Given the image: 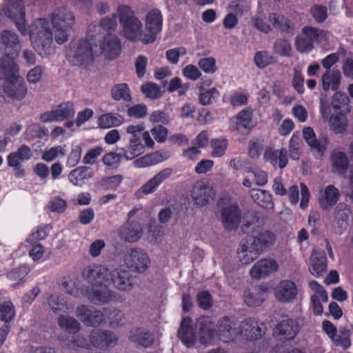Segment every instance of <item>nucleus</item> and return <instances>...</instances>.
Returning <instances> with one entry per match:
<instances>
[{
  "label": "nucleus",
  "instance_id": "1",
  "mask_svg": "<svg viewBox=\"0 0 353 353\" xmlns=\"http://www.w3.org/2000/svg\"><path fill=\"white\" fill-rule=\"evenodd\" d=\"M7 6L0 9V21L3 14L10 19L22 35H29L32 48L42 57L54 53L53 35L59 45L68 40V31L75 22L73 13L66 7H61L56 8L51 14V23L46 18H38L27 26L23 2L16 0L12 5Z\"/></svg>",
  "mask_w": 353,
  "mask_h": 353
},
{
  "label": "nucleus",
  "instance_id": "2",
  "mask_svg": "<svg viewBox=\"0 0 353 353\" xmlns=\"http://www.w3.org/2000/svg\"><path fill=\"white\" fill-rule=\"evenodd\" d=\"M83 276L91 285V288L85 290V295L94 303H107L112 299V292L108 288L110 283L121 291L129 292L134 287L130 272L121 267L111 272L103 265L88 266L83 270Z\"/></svg>",
  "mask_w": 353,
  "mask_h": 353
},
{
  "label": "nucleus",
  "instance_id": "3",
  "mask_svg": "<svg viewBox=\"0 0 353 353\" xmlns=\"http://www.w3.org/2000/svg\"><path fill=\"white\" fill-rule=\"evenodd\" d=\"M197 323L199 326V341L205 345L211 344L218 337L223 342H228L233 340L239 333L249 341L257 340L264 334L263 323L254 318L243 320L239 326V331L234 327V321L228 318L219 321L216 332L210 317H200Z\"/></svg>",
  "mask_w": 353,
  "mask_h": 353
},
{
  "label": "nucleus",
  "instance_id": "4",
  "mask_svg": "<svg viewBox=\"0 0 353 353\" xmlns=\"http://www.w3.org/2000/svg\"><path fill=\"white\" fill-rule=\"evenodd\" d=\"M0 79H4L3 92L6 97L19 101L25 98L27 85L20 75V68L15 61H3Z\"/></svg>",
  "mask_w": 353,
  "mask_h": 353
},
{
  "label": "nucleus",
  "instance_id": "5",
  "mask_svg": "<svg viewBox=\"0 0 353 353\" xmlns=\"http://www.w3.org/2000/svg\"><path fill=\"white\" fill-rule=\"evenodd\" d=\"M94 37H88L73 40L70 42L69 49L67 51V58L72 65L88 68L94 61V58L98 55L94 50L96 46Z\"/></svg>",
  "mask_w": 353,
  "mask_h": 353
},
{
  "label": "nucleus",
  "instance_id": "6",
  "mask_svg": "<svg viewBox=\"0 0 353 353\" xmlns=\"http://www.w3.org/2000/svg\"><path fill=\"white\" fill-rule=\"evenodd\" d=\"M117 12L125 37L132 41H142V23L133 11L127 6H121Z\"/></svg>",
  "mask_w": 353,
  "mask_h": 353
},
{
  "label": "nucleus",
  "instance_id": "7",
  "mask_svg": "<svg viewBox=\"0 0 353 353\" xmlns=\"http://www.w3.org/2000/svg\"><path fill=\"white\" fill-rule=\"evenodd\" d=\"M328 39L327 32L318 28L305 26L295 39V47L301 53H307L314 47V43L325 44Z\"/></svg>",
  "mask_w": 353,
  "mask_h": 353
},
{
  "label": "nucleus",
  "instance_id": "8",
  "mask_svg": "<svg viewBox=\"0 0 353 353\" xmlns=\"http://www.w3.org/2000/svg\"><path fill=\"white\" fill-rule=\"evenodd\" d=\"M21 49L18 34L11 30H5L0 32V51L4 53L2 61H14Z\"/></svg>",
  "mask_w": 353,
  "mask_h": 353
},
{
  "label": "nucleus",
  "instance_id": "9",
  "mask_svg": "<svg viewBox=\"0 0 353 353\" xmlns=\"http://www.w3.org/2000/svg\"><path fill=\"white\" fill-rule=\"evenodd\" d=\"M163 17L160 10L153 9L149 11L145 19V32L143 34L142 42L148 44L153 43L157 35L161 31Z\"/></svg>",
  "mask_w": 353,
  "mask_h": 353
},
{
  "label": "nucleus",
  "instance_id": "10",
  "mask_svg": "<svg viewBox=\"0 0 353 353\" xmlns=\"http://www.w3.org/2000/svg\"><path fill=\"white\" fill-rule=\"evenodd\" d=\"M123 261L128 269L139 273L144 272L150 264L149 256L140 248L128 250L124 254Z\"/></svg>",
  "mask_w": 353,
  "mask_h": 353
},
{
  "label": "nucleus",
  "instance_id": "11",
  "mask_svg": "<svg viewBox=\"0 0 353 353\" xmlns=\"http://www.w3.org/2000/svg\"><path fill=\"white\" fill-rule=\"evenodd\" d=\"M32 156L30 148L26 145H21L16 151L10 152L6 157L8 167L13 168L14 176L22 178L26 172L21 163L28 161Z\"/></svg>",
  "mask_w": 353,
  "mask_h": 353
},
{
  "label": "nucleus",
  "instance_id": "12",
  "mask_svg": "<svg viewBox=\"0 0 353 353\" xmlns=\"http://www.w3.org/2000/svg\"><path fill=\"white\" fill-rule=\"evenodd\" d=\"M74 114V103L71 101H65L54 106L50 111L41 114L40 119L45 123L61 121L73 117Z\"/></svg>",
  "mask_w": 353,
  "mask_h": 353
},
{
  "label": "nucleus",
  "instance_id": "13",
  "mask_svg": "<svg viewBox=\"0 0 353 353\" xmlns=\"http://www.w3.org/2000/svg\"><path fill=\"white\" fill-rule=\"evenodd\" d=\"M117 26V16L112 14L101 19L98 24L95 22L90 23L87 30L88 37H94V40H99L101 36H108L112 34Z\"/></svg>",
  "mask_w": 353,
  "mask_h": 353
},
{
  "label": "nucleus",
  "instance_id": "14",
  "mask_svg": "<svg viewBox=\"0 0 353 353\" xmlns=\"http://www.w3.org/2000/svg\"><path fill=\"white\" fill-rule=\"evenodd\" d=\"M275 299L280 303H289L293 302L298 295L296 283L291 280L281 281L274 289Z\"/></svg>",
  "mask_w": 353,
  "mask_h": 353
},
{
  "label": "nucleus",
  "instance_id": "15",
  "mask_svg": "<svg viewBox=\"0 0 353 353\" xmlns=\"http://www.w3.org/2000/svg\"><path fill=\"white\" fill-rule=\"evenodd\" d=\"M275 236L268 230L259 228L248 240L261 254L274 245Z\"/></svg>",
  "mask_w": 353,
  "mask_h": 353
},
{
  "label": "nucleus",
  "instance_id": "16",
  "mask_svg": "<svg viewBox=\"0 0 353 353\" xmlns=\"http://www.w3.org/2000/svg\"><path fill=\"white\" fill-rule=\"evenodd\" d=\"M75 315L82 323L88 326L99 325L104 321L103 313L85 305H81L77 307Z\"/></svg>",
  "mask_w": 353,
  "mask_h": 353
},
{
  "label": "nucleus",
  "instance_id": "17",
  "mask_svg": "<svg viewBox=\"0 0 353 353\" xmlns=\"http://www.w3.org/2000/svg\"><path fill=\"white\" fill-rule=\"evenodd\" d=\"M276 261L271 259H261L254 264L250 270L252 279H259L268 276L278 270Z\"/></svg>",
  "mask_w": 353,
  "mask_h": 353
},
{
  "label": "nucleus",
  "instance_id": "18",
  "mask_svg": "<svg viewBox=\"0 0 353 353\" xmlns=\"http://www.w3.org/2000/svg\"><path fill=\"white\" fill-rule=\"evenodd\" d=\"M103 39L99 43L101 54L107 59H116L121 52V43L114 34L101 36Z\"/></svg>",
  "mask_w": 353,
  "mask_h": 353
},
{
  "label": "nucleus",
  "instance_id": "19",
  "mask_svg": "<svg viewBox=\"0 0 353 353\" xmlns=\"http://www.w3.org/2000/svg\"><path fill=\"white\" fill-rule=\"evenodd\" d=\"M300 330L296 320L287 319L281 321L274 328V334L284 341H290L295 338Z\"/></svg>",
  "mask_w": 353,
  "mask_h": 353
},
{
  "label": "nucleus",
  "instance_id": "20",
  "mask_svg": "<svg viewBox=\"0 0 353 353\" xmlns=\"http://www.w3.org/2000/svg\"><path fill=\"white\" fill-rule=\"evenodd\" d=\"M172 173V170L170 168L159 171L139 189L138 193L143 195L154 193L160 185L171 176Z\"/></svg>",
  "mask_w": 353,
  "mask_h": 353
},
{
  "label": "nucleus",
  "instance_id": "21",
  "mask_svg": "<svg viewBox=\"0 0 353 353\" xmlns=\"http://www.w3.org/2000/svg\"><path fill=\"white\" fill-rule=\"evenodd\" d=\"M90 341L92 346L102 349L115 346L117 338L111 332L94 330L90 334Z\"/></svg>",
  "mask_w": 353,
  "mask_h": 353
},
{
  "label": "nucleus",
  "instance_id": "22",
  "mask_svg": "<svg viewBox=\"0 0 353 353\" xmlns=\"http://www.w3.org/2000/svg\"><path fill=\"white\" fill-rule=\"evenodd\" d=\"M213 188L204 181H197L191 191V196L196 205H203L213 196Z\"/></svg>",
  "mask_w": 353,
  "mask_h": 353
},
{
  "label": "nucleus",
  "instance_id": "23",
  "mask_svg": "<svg viewBox=\"0 0 353 353\" xmlns=\"http://www.w3.org/2000/svg\"><path fill=\"white\" fill-rule=\"evenodd\" d=\"M268 290L266 284H261L252 290H246L243 294L244 302L250 307L259 306L267 298Z\"/></svg>",
  "mask_w": 353,
  "mask_h": 353
},
{
  "label": "nucleus",
  "instance_id": "24",
  "mask_svg": "<svg viewBox=\"0 0 353 353\" xmlns=\"http://www.w3.org/2000/svg\"><path fill=\"white\" fill-rule=\"evenodd\" d=\"M121 239L129 242L138 241L142 235V227L136 221H128L119 229Z\"/></svg>",
  "mask_w": 353,
  "mask_h": 353
},
{
  "label": "nucleus",
  "instance_id": "25",
  "mask_svg": "<svg viewBox=\"0 0 353 353\" xmlns=\"http://www.w3.org/2000/svg\"><path fill=\"white\" fill-rule=\"evenodd\" d=\"M221 219L226 230H234L239 225L241 215L236 204H232L222 210Z\"/></svg>",
  "mask_w": 353,
  "mask_h": 353
},
{
  "label": "nucleus",
  "instance_id": "26",
  "mask_svg": "<svg viewBox=\"0 0 353 353\" xmlns=\"http://www.w3.org/2000/svg\"><path fill=\"white\" fill-rule=\"evenodd\" d=\"M327 270V259L322 252L314 250L310 256V272L314 276H322Z\"/></svg>",
  "mask_w": 353,
  "mask_h": 353
},
{
  "label": "nucleus",
  "instance_id": "27",
  "mask_svg": "<svg viewBox=\"0 0 353 353\" xmlns=\"http://www.w3.org/2000/svg\"><path fill=\"white\" fill-rule=\"evenodd\" d=\"M288 151L285 148L281 150L265 149L263 159L274 167L284 168L288 164Z\"/></svg>",
  "mask_w": 353,
  "mask_h": 353
},
{
  "label": "nucleus",
  "instance_id": "28",
  "mask_svg": "<svg viewBox=\"0 0 353 353\" xmlns=\"http://www.w3.org/2000/svg\"><path fill=\"white\" fill-rule=\"evenodd\" d=\"M303 136L307 144L312 148L315 152V156L317 159H321L327 148V140L323 143L319 142L316 139L315 133L312 128L307 127L303 129Z\"/></svg>",
  "mask_w": 353,
  "mask_h": 353
},
{
  "label": "nucleus",
  "instance_id": "29",
  "mask_svg": "<svg viewBox=\"0 0 353 353\" xmlns=\"http://www.w3.org/2000/svg\"><path fill=\"white\" fill-rule=\"evenodd\" d=\"M48 305L55 313H69L74 308V304L63 296L53 294L48 299Z\"/></svg>",
  "mask_w": 353,
  "mask_h": 353
},
{
  "label": "nucleus",
  "instance_id": "30",
  "mask_svg": "<svg viewBox=\"0 0 353 353\" xmlns=\"http://www.w3.org/2000/svg\"><path fill=\"white\" fill-rule=\"evenodd\" d=\"M260 254H261L248 241L242 242L237 250L238 259L243 265L251 263Z\"/></svg>",
  "mask_w": 353,
  "mask_h": 353
},
{
  "label": "nucleus",
  "instance_id": "31",
  "mask_svg": "<svg viewBox=\"0 0 353 353\" xmlns=\"http://www.w3.org/2000/svg\"><path fill=\"white\" fill-rule=\"evenodd\" d=\"M340 193L332 185H327L321 191L319 205L322 209L327 210L334 206L339 199Z\"/></svg>",
  "mask_w": 353,
  "mask_h": 353
},
{
  "label": "nucleus",
  "instance_id": "32",
  "mask_svg": "<svg viewBox=\"0 0 353 353\" xmlns=\"http://www.w3.org/2000/svg\"><path fill=\"white\" fill-rule=\"evenodd\" d=\"M167 158L165 152L157 151L137 159L133 161V165L137 168H145L161 163Z\"/></svg>",
  "mask_w": 353,
  "mask_h": 353
},
{
  "label": "nucleus",
  "instance_id": "33",
  "mask_svg": "<svg viewBox=\"0 0 353 353\" xmlns=\"http://www.w3.org/2000/svg\"><path fill=\"white\" fill-rule=\"evenodd\" d=\"M341 74L338 70H328L322 75L321 83L323 90L336 91L339 88Z\"/></svg>",
  "mask_w": 353,
  "mask_h": 353
},
{
  "label": "nucleus",
  "instance_id": "34",
  "mask_svg": "<svg viewBox=\"0 0 353 353\" xmlns=\"http://www.w3.org/2000/svg\"><path fill=\"white\" fill-rule=\"evenodd\" d=\"M129 339L144 347H149L153 343L154 338L150 332L144 328H133L130 331Z\"/></svg>",
  "mask_w": 353,
  "mask_h": 353
},
{
  "label": "nucleus",
  "instance_id": "35",
  "mask_svg": "<svg viewBox=\"0 0 353 353\" xmlns=\"http://www.w3.org/2000/svg\"><path fill=\"white\" fill-rule=\"evenodd\" d=\"M128 145L126 148H122L119 149L121 151L123 159L125 160H132L145 152V146L142 143L141 140L128 141Z\"/></svg>",
  "mask_w": 353,
  "mask_h": 353
},
{
  "label": "nucleus",
  "instance_id": "36",
  "mask_svg": "<svg viewBox=\"0 0 353 353\" xmlns=\"http://www.w3.org/2000/svg\"><path fill=\"white\" fill-rule=\"evenodd\" d=\"M250 194L253 201L261 208L266 209L274 208L272 194L269 192L260 189H252Z\"/></svg>",
  "mask_w": 353,
  "mask_h": 353
},
{
  "label": "nucleus",
  "instance_id": "37",
  "mask_svg": "<svg viewBox=\"0 0 353 353\" xmlns=\"http://www.w3.org/2000/svg\"><path fill=\"white\" fill-rule=\"evenodd\" d=\"M15 316V310L10 299L0 292V319L6 323L11 321Z\"/></svg>",
  "mask_w": 353,
  "mask_h": 353
},
{
  "label": "nucleus",
  "instance_id": "38",
  "mask_svg": "<svg viewBox=\"0 0 353 353\" xmlns=\"http://www.w3.org/2000/svg\"><path fill=\"white\" fill-rule=\"evenodd\" d=\"M178 335L182 343L187 347L193 345L195 341V336L190 326V320L189 319L187 318L182 320Z\"/></svg>",
  "mask_w": 353,
  "mask_h": 353
},
{
  "label": "nucleus",
  "instance_id": "39",
  "mask_svg": "<svg viewBox=\"0 0 353 353\" xmlns=\"http://www.w3.org/2000/svg\"><path fill=\"white\" fill-rule=\"evenodd\" d=\"M57 322L61 330L70 334L77 333L81 328L79 321L68 314H61L57 318Z\"/></svg>",
  "mask_w": 353,
  "mask_h": 353
},
{
  "label": "nucleus",
  "instance_id": "40",
  "mask_svg": "<svg viewBox=\"0 0 353 353\" xmlns=\"http://www.w3.org/2000/svg\"><path fill=\"white\" fill-rule=\"evenodd\" d=\"M330 159L335 172L343 174L346 171L349 161L344 152L335 150L332 152Z\"/></svg>",
  "mask_w": 353,
  "mask_h": 353
},
{
  "label": "nucleus",
  "instance_id": "41",
  "mask_svg": "<svg viewBox=\"0 0 353 353\" xmlns=\"http://www.w3.org/2000/svg\"><path fill=\"white\" fill-rule=\"evenodd\" d=\"M123 119L116 113H107L100 116L97 120L99 128L108 129L113 127H118L122 125Z\"/></svg>",
  "mask_w": 353,
  "mask_h": 353
},
{
  "label": "nucleus",
  "instance_id": "42",
  "mask_svg": "<svg viewBox=\"0 0 353 353\" xmlns=\"http://www.w3.org/2000/svg\"><path fill=\"white\" fill-rule=\"evenodd\" d=\"M92 176V172L90 168L81 166L70 172L68 179L74 185H81L85 180L89 179Z\"/></svg>",
  "mask_w": 353,
  "mask_h": 353
},
{
  "label": "nucleus",
  "instance_id": "43",
  "mask_svg": "<svg viewBox=\"0 0 353 353\" xmlns=\"http://www.w3.org/2000/svg\"><path fill=\"white\" fill-rule=\"evenodd\" d=\"M252 112L250 109L241 111L236 117L230 120L231 126L234 130H239L241 128H248L250 127Z\"/></svg>",
  "mask_w": 353,
  "mask_h": 353
},
{
  "label": "nucleus",
  "instance_id": "44",
  "mask_svg": "<svg viewBox=\"0 0 353 353\" xmlns=\"http://www.w3.org/2000/svg\"><path fill=\"white\" fill-rule=\"evenodd\" d=\"M212 149L211 156L214 158H220L225 155L228 147V140L225 136L212 139L210 141Z\"/></svg>",
  "mask_w": 353,
  "mask_h": 353
},
{
  "label": "nucleus",
  "instance_id": "45",
  "mask_svg": "<svg viewBox=\"0 0 353 353\" xmlns=\"http://www.w3.org/2000/svg\"><path fill=\"white\" fill-rule=\"evenodd\" d=\"M111 97L115 101L129 102L132 99L131 91L127 83H117L111 89Z\"/></svg>",
  "mask_w": 353,
  "mask_h": 353
},
{
  "label": "nucleus",
  "instance_id": "46",
  "mask_svg": "<svg viewBox=\"0 0 353 353\" xmlns=\"http://www.w3.org/2000/svg\"><path fill=\"white\" fill-rule=\"evenodd\" d=\"M199 89V101L203 105L210 104L213 100L218 99L219 97V92L215 87L205 88L201 85Z\"/></svg>",
  "mask_w": 353,
  "mask_h": 353
},
{
  "label": "nucleus",
  "instance_id": "47",
  "mask_svg": "<svg viewBox=\"0 0 353 353\" xmlns=\"http://www.w3.org/2000/svg\"><path fill=\"white\" fill-rule=\"evenodd\" d=\"M61 288L68 294L77 296L81 293L79 281L77 278H64L61 283Z\"/></svg>",
  "mask_w": 353,
  "mask_h": 353
},
{
  "label": "nucleus",
  "instance_id": "48",
  "mask_svg": "<svg viewBox=\"0 0 353 353\" xmlns=\"http://www.w3.org/2000/svg\"><path fill=\"white\" fill-rule=\"evenodd\" d=\"M48 130L44 126L37 124L29 125L24 132L25 139L32 140L34 138H42L48 134Z\"/></svg>",
  "mask_w": 353,
  "mask_h": 353
},
{
  "label": "nucleus",
  "instance_id": "49",
  "mask_svg": "<svg viewBox=\"0 0 353 353\" xmlns=\"http://www.w3.org/2000/svg\"><path fill=\"white\" fill-rule=\"evenodd\" d=\"M125 132L128 136V141L141 140V134L145 130L143 123L130 124L125 127Z\"/></svg>",
  "mask_w": 353,
  "mask_h": 353
},
{
  "label": "nucleus",
  "instance_id": "50",
  "mask_svg": "<svg viewBox=\"0 0 353 353\" xmlns=\"http://www.w3.org/2000/svg\"><path fill=\"white\" fill-rule=\"evenodd\" d=\"M332 129L336 133H343L347 128V121L345 114L339 113L330 119Z\"/></svg>",
  "mask_w": 353,
  "mask_h": 353
},
{
  "label": "nucleus",
  "instance_id": "51",
  "mask_svg": "<svg viewBox=\"0 0 353 353\" xmlns=\"http://www.w3.org/2000/svg\"><path fill=\"white\" fill-rule=\"evenodd\" d=\"M82 152L81 145L77 143H72L71 151L68 157L66 165L68 167H74L81 160Z\"/></svg>",
  "mask_w": 353,
  "mask_h": 353
},
{
  "label": "nucleus",
  "instance_id": "52",
  "mask_svg": "<svg viewBox=\"0 0 353 353\" xmlns=\"http://www.w3.org/2000/svg\"><path fill=\"white\" fill-rule=\"evenodd\" d=\"M65 154V148L61 145H57L43 152L41 159L46 162H51L59 157H63Z\"/></svg>",
  "mask_w": 353,
  "mask_h": 353
},
{
  "label": "nucleus",
  "instance_id": "53",
  "mask_svg": "<svg viewBox=\"0 0 353 353\" xmlns=\"http://www.w3.org/2000/svg\"><path fill=\"white\" fill-rule=\"evenodd\" d=\"M121 158H123V156L121 155V151L119 150V153L110 152L104 154L102 161L106 167L110 169H115L119 167Z\"/></svg>",
  "mask_w": 353,
  "mask_h": 353
},
{
  "label": "nucleus",
  "instance_id": "54",
  "mask_svg": "<svg viewBox=\"0 0 353 353\" xmlns=\"http://www.w3.org/2000/svg\"><path fill=\"white\" fill-rule=\"evenodd\" d=\"M30 270L28 266L23 265L15 268L8 273L9 279L17 281L18 283L24 281V279L29 274Z\"/></svg>",
  "mask_w": 353,
  "mask_h": 353
},
{
  "label": "nucleus",
  "instance_id": "55",
  "mask_svg": "<svg viewBox=\"0 0 353 353\" xmlns=\"http://www.w3.org/2000/svg\"><path fill=\"white\" fill-rule=\"evenodd\" d=\"M254 62L257 68H264L273 62V57L266 51H258L254 54Z\"/></svg>",
  "mask_w": 353,
  "mask_h": 353
},
{
  "label": "nucleus",
  "instance_id": "56",
  "mask_svg": "<svg viewBox=\"0 0 353 353\" xmlns=\"http://www.w3.org/2000/svg\"><path fill=\"white\" fill-rule=\"evenodd\" d=\"M198 66L205 74H214L217 70L216 60L211 57L200 59Z\"/></svg>",
  "mask_w": 353,
  "mask_h": 353
},
{
  "label": "nucleus",
  "instance_id": "57",
  "mask_svg": "<svg viewBox=\"0 0 353 353\" xmlns=\"http://www.w3.org/2000/svg\"><path fill=\"white\" fill-rule=\"evenodd\" d=\"M229 9L238 15H243L249 12L250 4L243 0H236L232 1L229 5Z\"/></svg>",
  "mask_w": 353,
  "mask_h": 353
},
{
  "label": "nucleus",
  "instance_id": "58",
  "mask_svg": "<svg viewBox=\"0 0 353 353\" xmlns=\"http://www.w3.org/2000/svg\"><path fill=\"white\" fill-rule=\"evenodd\" d=\"M31 248L29 250V256L32 261L38 262L41 261L44 254V248L39 243L26 242Z\"/></svg>",
  "mask_w": 353,
  "mask_h": 353
},
{
  "label": "nucleus",
  "instance_id": "59",
  "mask_svg": "<svg viewBox=\"0 0 353 353\" xmlns=\"http://www.w3.org/2000/svg\"><path fill=\"white\" fill-rule=\"evenodd\" d=\"M274 51L283 57H290L292 52L290 43L285 39H279L275 42Z\"/></svg>",
  "mask_w": 353,
  "mask_h": 353
},
{
  "label": "nucleus",
  "instance_id": "60",
  "mask_svg": "<svg viewBox=\"0 0 353 353\" xmlns=\"http://www.w3.org/2000/svg\"><path fill=\"white\" fill-rule=\"evenodd\" d=\"M148 113V108L144 104H137L128 108L127 114L134 119L144 118Z\"/></svg>",
  "mask_w": 353,
  "mask_h": 353
},
{
  "label": "nucleus",
  "instance_id": "61",
  "mask_svg": "<svg viewBox=\"0 0 353 353\" xmlns=\"http://www.w3.org/2000/svg\"><path fill=\"white\" fill-rule=\"evenodd\" d=\"M182 73L185 78L194 81H197L202 76L199 68L193 64L185 65L182 70Z\"/></svg>",
  "mask_w": 353,
  "mask_h": 353
},
{
  "label": "nucleus",
  "instance_id": "62",
  "mask_svg": "<svg viewBox=\"0 0 353 353\" xmlns=\"http://www.w3.org/2000/svg\"><path fill=\"white\" fill-rule=\"evenodd\" d=\"M103 149L101 147L96 146L93 148L90 149L83 158V163L84 164L92 165L94 164L97 158L102 153Z\"/></svg>",
  "mask_w": 353,
  "mask_h": 353
},
{
  "label": "nucleus",
  "instance_id": "63",
  "mask_svg": "<svg viewBox=\"0 0 353 353\" xmlns=\"http://www.w3.org/2000/svg\"><path fill=\"white\" fill-rule=\"evenodd\" d=\"M43 68L37 65L32 68L28 71L26 75V79L28 82L30 84H36L39 83L43 75Z\"/></svg>",
  "mask_w": 353,
  "mask_h": 353
},
{
  "label": "nucleus",
  "instance_id": "64",
  "mask_svg": "<svg viewBox=\"0 0 353 353\" xmlns=\"http://www.w3.org/2000/svg\"><path fill=\"white\" fill-rule=\"evenodd\" d=\"M150 132L158 143H163L167 139L168 130L164 126L158 125L152 128Z\"/></svg>",
  "mask_w": 353,
  "mask_h": 353
}]
</instances>
